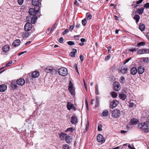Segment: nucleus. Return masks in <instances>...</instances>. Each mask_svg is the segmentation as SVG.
I'll list each match as a JSON object with an SVG mask.
<instances>
[{
    "mask_svg": "<svg viewBox=\"0 0 149 149\" xmlns=\"http://www.w3.org/2000/svg\"><path fill=\"white\" fill-rule=\"evenodd\" d=\"M138 127L144 132L148 133L149 132V128L147 122L146 123L143 122L139 123L138 124Z\"/></svg>",
    "mask_w": 149,
    "mask_h": 149,
    "instance_id": "nucleus-1",
    "label": "nucleus"
},
{
    "mask_svg": "<svg viewBox=\"0 0 149 149\" xmlns=\"http://www.w3.org/2000/svg\"><path fill=\"white\" fill-rule=\"evenodd\" d=\"M59 136L61 140H63L65 139L66 142L68 143H70L72 140L71 136L64 133H61Z\"/></svg>",
    "mask_w": 149,
    "mask_h": 149,
    "instance_id": "nucleus-2",
    "label": "nucleus"
},
{
    "mask_svg": "<svg viewBox=\"0 0 149 149\" xmlns=\"http://www.w3.org/2000/svg\"><path fill=\"white\" fill-rule=\"evenodd\" d=\"M58 71L59 74L63 76H65L68 74L67 69L64 67L60 68Z\"/></svg>",
    "mask_w": 149,
    "mask_h": 149,
    "instance_id": "nucleus-3",
    "label": "nucleus"
},
{
    "mask_svg": "<svg viewBox=\"0 0 149 149\" xmlns=\"http://www.w3.org/2000/svg\"><path fill=\"white\" fill-rule=\"evenodd\" d=\"M120 114V110L117 109H115L111 112V116L115 118H118Z\"/></svg>",
    "mask_w": 149,
    "mask_h": 149,
    "instance_id": "nucleus-4",
    "label": "nucleus"
},
{
    "mask_svg": "<svg viewBox=\"0 0 149 149\" xmlns=\"http://www.w3.org/2000/svg\"><path fill=\"white\" fill-rule=\"evenodd\" d=\"M39 10L35 7L34 8H30L29 9V15L34 16L38 13Z\"/></svg>",
    "mask_w": 149,
    "mask_h": 149,
    "instance_id": "nucleus-5",
    "label": "nucleus"
},
{
    "mask_svg": "<svg viewBox=\"0 0 149 149\" xmlns=\"http://www.w3.org/2000/svg\"><path fill=\"white\" fill-rule=\"evenodd\" d=\"M32 4L33 5L35 6V8L37 9L40 10V5L41 4L39 1V0H32Z\"/></svg>",
    "mask_w": 149,
    "mask_h": 149,
    "instance_id": "nucleus-6",
    "label": "nucleus"
},
{
    "mask_svg": "<svg viewBox=\"0 0 149 149\" xmlns=\"http://www.w3.org/2000/svg\"><path fill=\"white\" fill-rule=\"evenodd\" d=\"M32 24L30 22H27L25 25L24 29L25 31H29L32 28Z\"/></svg>",
    "mask_w": 149,
    "mask_h": 149,
    "instance_id": "nucleus-7",
    "label": "nucleus"
},
{
    "mask_svg": "<svg viewBox=\"0 0 149 149\" xmlns=\"http://www.w3.org/2000/svg\"><path fill=\"white\" fill-rule=\"evenodd\" d=\"M66 106L68 109L69 110H70L72 109L74 111L76 110V108L74 105L69 102H67Z\"/></svg>",
    "mask_w": 149,
    "mask_h": 149,
    "instance_id": "nucleus-8",
    "label": "nucleus"
},
{
    "mask_svg": "<svg viewBox=\"0 0 149 149\" xmlns=\"http://www.w3.org/2000/svg\"><path fill=\"white\" fill-rule=\"evenodd\" d=\"M147 53H149V49H140L137 51V54H139Z\"/></svg>",
    "mask_w": 149,
    "mask_h": 149,
    "instance_id": "nucleus-9",
    "label": "nucleus"
},
{
    "mask_svg": "<svg viewBox=\"0 0 149 149\" xmlns=\"http://www.w3.org/2000/svg\"><path fill=\"white\" fill-rule=\"evenodd\" d=\"M113 89L116 91H118L120 89V85L119 83L114 82L113 84Z\"/></svg>",
    "mask_w": 149,
    "mask_h": 149,
    "instance_id": "nucleus-10",
    "label": "nucleus"
},
{
    "mask_svg": "<svg viewBox=\"0 0 149 149\" xmlns=\"http://www.w3.org/2000/svg\"><path fill=\"white\" fill-rule=\"evenodd\" d=\"M70 122L72 124H76L78 122L77 117L75 115L72 116L71 118Z\"/></svg>",
    "mask_w": 149,
    "mask_h": 149,
    "instance_id": "nucleus-11",
    "label": "nucleus"
},
{
    "mask_svg": "<svg viewBox=\"0 0 149 149\" xmlns=\"http://www.w3.org/2000/svg\"><path fill=\"white\" fill-rule=\"evenodd\" d=\"M25 83L24 80L22 78H19L16 81L17 84L19 85L23 86L24 84Z\"/></svg>",
    "mask_w": 149,
    "mask_h": 149,
    "instance_id": "nucleus-12",
    "label": "nucleus"
},
{
    "mask_svg": "<svg viewBox=\"0 0 149 149\" xmlns=\"http://www.w3.org/2000/svg\"><path fill=\"white\" fill-rule=\"evenodd\" d=\"M97 140L99 142L104 143V141L103 140V136L101 134H99L97 136Z\"/></svg>",
    "mask_w": 149,
    "mask_h": 149,
    "instance_id": "nucleus-13",
    "label": "nucleus"
},
{
    "mask_svg": "<svg viewBox=\"0 0 149 149\" xmlns=\"http://www.w3.org/2000/svg\"><path fill=\"white\" fill-rule=\"evenodd\" d=\"M40 74L39 72L38 71H34L31 74V77L32 78H35L38 77Z\"/></svg>",
    "mask_w": 149,
    "mask_h": 149,
    "instance_id": "nucleus-14",
    "label": "nucleus"
},
{
    "mask_svg": "<svg viewBox=\"0 0 149 149\" xmlns=\"http://www.w3.org/2000/svg\"><path fill=\"white\" fill-rule=\"evenodd\" d=\"M46 72L47 73H50L51 72H53V70H54L53 69L52 67L51 66H47L45 69Z\"/></svg>",
    "mask_w": 149,
    "mask_h": 149,
    "instance_id": "nucleus-15",
    "label": "nucleus"
},
{
    "mask_svg": "<svg viewBox=\"0 0 149 149\" xmlns=\"http://www.w3.org/2000/svg\"><path fill=\"white\" fill-rule=\"evenodd\" d=\"M145 70L144 68L141 66H139L137 70L139 74H141L144 72Z\"/></svg>",
    "mask_w": 149,
    "mask_h": 149,
    "instance_id": "nucleus-16",
    "label": "nucleus"
},
{
    "mask_svg": "<svg viewBox=\"0 0 149 149\" xmlns=\"http://www.w3.org/2000/svg\"><path fill=\"white\" fill-rule=\"evenodd\" d=\"M118 103V101L116 100H114L111 102L110 104V107L111 108H113L115 107L117 105V103Z\"/></svg>",
    "mask_w": 149,
    "mask_h": 149,
    "instance_id": "nucleus-17",
    "label": "nucleus"
},
{
    "mask_svg": "<svg viewBox=\"0 0 149 149\" xmlns=\"http://www.w3.org/2000/svg\"><path fill=\"white\" fill-rule=\"evenodd\" d=\"M10 85L14 90L16 89L17 88V86L15 81H12Z\"/></svg>",
    "mask_w": 149,
    "mask_h": 149,
    "instance_id": "nucleus-18",
    "label": "nucleus"
},
{
    "mask_svg": "<svg viewBox=\"0 0 149 149\" xmlns=\"http://www.w3.org/2000/svg\"><path fill=\"white\" fill-rule=\"evenodd\" d=\"M20 40L19 39H17L14 41L12 44L13 46L15 47L18 46L20 43Z\"/></svg>",
    "mask_w": 149,
    "mask_h": 149,
    "instance_id": "nucleus-19",
    "label": "nucleus"
},
{
    "mask_svg": "<svg viewBox=\"0 0 149 149\" xmlns=\"http://www.w3.org/2000/svg\"><path fill=\"white\" fill-rule=\"evenodd\" d=\"M7 88V86L5 84H1L0 85V92H4Z\"/></svg>",
    "mask_w": 149,
    "mask_h": 149,
    "instance_id": "nucleus-20",
    "label": "nucleus"
},
{
    "mask_svg": "<svg viewBox=\"0 0 149 149\" xmlns=\"http://www.w3.org/2000/svg\"><path fill=\"white\" fill-rule=\"evenodd\" d=\"M119 97L121 99L123 100H125L127 98V95L126 94L123 93L119 94Z\"/></svg>",
    "mask_w": 149,
    "mask_h": 149,
    "instance_id": "nucleus-21",
    "label": "nucleus"
},
{
    "mask_svg": "<svg viewBox=\"0 0 149 149\" xmlns=\"http://www.w3.org/2000/svg\"><path fill=\"white\" fill-rule=\"evenodd\" d=\"M137 71V69H136V68L133 67L131 69V74L133 75H134L136 74Z\"/></svg>",
    "mask_w": 149,
    "mask_h": 149,
    "instance_id": "nucleus-22",
    "label": "nucleus"
},
{
    "mask_svg": "<svg viewBox=\"0 0 149 149\" xmlns=\"http://www.w3.org/2000/svg\"><path fill=\"white\" fill-rule=\"evenodd\" d=\"M139 121L136 118H134L131 120L130 121V123L132 125H134L137 124L138 123Z\"/></svg>",
    "mask_w": 149,
    "mask_h": 149,
    "instance_id": "nucleus-23",
    "label": "nucleus"
},
{
    "mask_svg": "<svg viewBox=\"0 0 149 149\" xmlns=\"http://www.w3.org/2000/svg\"><path fill=\"white\" fill-rule=\"evenodd\" d=\"M10 47L8 45L4 46L2 48V49L3 52H6L10 49Z\"/></svg>",
    "mask_w": 149,
    "mask_h": 149,
    "instance_id": "nucleus-24",
    "label": "nucleus"
},
{
    "mask_svg": "<svg viewBox=\"0 0 149 149\" xmlns=\"http://www.w3.org/2000/svg\"><path fill=\"white\" fill-rule=\"evenodd\" d=\"M72 52H71L70 53V56L72 57H74L75 56L76 53L77 52V49L73 48L72 49Z\"/></svg>",
    "mask_w": 149,
    "mask_h": 149,
    "instance_id": "nucleus-25",
    "label": "nucleus"
},
{
    "mask_svg": "<svg viewBox=\"0 0 149 149\" xmlns=\"http://www.w3.org/2000/svg\"><path fill=\"white\" fill-rule=\"evenodd\" d=\"M127 68L124 67H122L121 68L120 71L123 73L125 74L127 73Z\"/></svg>",
    "mask_w": 149,
    "mask_h": 149,
    "instance_id": "nucleus-26",
    "label": "nucleus"
},
{
    "mask_svg": "<svg viewBox=\"0 0 149 149\" xmlns=\"http://www.w3.org/2000/svg\"><path fill=\"white\" fill-rule=\"evenodd\" d=\"M37 18V16L35 15L33 16L31 19V23L33 24H35Z\"/></svg>",
    "mask_w": 149,
    "mask_h": 149,
    "instance_id": "nucleus-27",
    "label": "nucleus"
},
{
    "mask_svg": "<svg viewBox=\"0 0 149 149\" xmlns=\"http://www.w3.org/2000/svg\"><path fill=\"white\" fill-rule=\"evenodd\" d=\"M145 26L143 24H141L139 26V29L141 31H143L144 30Z\"/></svg>",
    "mask_w": 149,
    "mask_h": 149,
    "instance_id": "nucleus-28",
    "label": "nucleus"
},
{
    "mask_svg": "<svg viewBox=\"0 0 149 149\" xmlns=\"http://www.w3.org/2000/svg\"><path fill=\"white\" fill-rule=\"evenodd\" d=\"M144 8H138L137 9V12L139 14L141 15L143 13L144 11Z\"/></svg>",
    "mask_w": 149,
    "mask_h": 149,
    "instance_id": "nucleus-29",
    "label": "nucleus"
},
{
    "mask_svg": "<svg viewBox=\"0 0 149 149\" xmlns=\"http://www.w3.org/2000/svg\"><path fill=\"white\" fill-rule=\"evenodd\" d=\"M134 19L136 20V22L137 23L139 21L140 17L138 15H136L134 17Z\"/></svg>",
    "mask_w": 149,
    "mask_h": 149,
    "instance_id": "nucleus-30",
    "label": "nucleus"
},
{
    "mask_svg": "<svg viewBox=\"0 0 149 149\" xmlns=\"http://www.w3.org/2000/svg\"><path fill=\"white\" fill-rule=\"evenodd\" d=\"M108 111L107 110H105L102 112V115L103 116L106 117L108 115Z\"/></svg>",
    "mask_w": 149,
    "mask_h": 149,
    "instance_id": "nucleus-31",
    "label": "nucleus"
},
{
    "mask_svg": "<svg viewBox=\"0 0 149 149\" xmlns=\"http://www.w3.org/2000/svg\"><path fill=\"white\" fill-rule=\"evenodd\" d=\"M29 35V32H26L24 33H23L22 35V36L23 38H27Z\"/></svg>",
    "mask_w": 149,
    "mask_h": 149,
    "instance_id": "nucleus-32",
    "label": "nucleus"
},
{
    "mask_svg": "<svg viewBox=\"0 0 149 149\" xmlns=\"http://www.w3.org/2000/svg\"><path fill=\"white\" fill-rule=\"evenodd\" d=\"M146 43L144 42H140L137 44V45L138 47H141V46H143L145 45Z\"/></svg>",
    "mask_w": 149,
    "mask_h": 149,
    "instance_id": "nucleus-33",
    "label": "nucleus"
},
{
    "mask_svg": "<svg viewBox=\"0 0 149 149\" xmlns=\"http://www.w3.org/2000/svg\"><path fill=\"white\" fill-rule=\"evenodd\" d=\"M141 58V60H142L144 62L147 63L149 61V58L148 57H143Z\"/></svg>",
    "mask_w": 149,
    "mask_h": 149,
    "instance_id": "nucleus-34",
    "label": "nucleus"
},
{
    "mask_svg": "<svg viewBox=\"0 0 149 149\" xmlns=\"http://www.w3.org/2000/svg\"><path fill=\"white\" fill-rule=\"evenodd\" d=\"M120 82L122 84H124L125 83V78L123 76H121L120 78Z\"/></svg>",
    "mask_w": 149,
    "mask_h": 149,
    "instance_id": "nucleus-35",
    "label": "nucleus"
},
{
    "mask_svg": "<svg viewBox=\"0 0 149 149\" xmlns=\"http://www.w3.org/2000/svg\"><path fill=\"white\" fill-rule=\"evenodd\" d=\"M111 95L113 97L116 98L118 96V94L117 93L114 92H112L111 93Z\"/></svg>",
    "mask_w": 149,
    "mask_h": 149,
    "instance_id": "nucleus-36",
    "label": "nucleus"
},
{
    "mask_svg": "<svg viewBox=\"0 0 149 149\" xmlns=\"http://www.w3.org/2000/svg\"><path fill=\"white\" fill-rule=\"evenodd\" d=\"M86 16L87 17V19L88 20H90L92 18V16L89 13H86Z\"/></svg>",
    "mask_w": 149,
    "mask_h": 149,
    "instance_id": "nucleus-37",
    "label": "nucleus"
},
{
    "mask_svg": "<svg viewBox=\"0 0 149 149\" xmlns=\"http://www.w3.org/2000/svg\"><path fill=\"white\" fill-rule=\"evenodd\" d=\"M73 129L72 127H69L67 128L65 131V132H70L72 133L73 132Z\"/></svg>",
    "mask_w": 149,
    "mask_h": 149,
    "instance_id": "nucleus-38",
    "label": "nucleus"
},
{
    "mask_svg": "<svg viewBox=\"0 0 149 149\" xmlns=\"http://www.w3.org/2000/svg\"><path fill=\"white\" fill-rule=\"evenodd\" d=\"M68 90L70 93L72 94H73L74 93V91L73 88H68Z\"/></svg>",
    "mask_w": 149,
    "mask_h": 149,
    "instance_id": "nucleus-39",
    "label": "nucleus"
},
{
    "mask_svg": "<svg viewBox=\"0 0 149 149\" xmlns=\"http://www.w3.org/2000/svg\"><path fill=\"white\" fill-rule=\"evenodd\" d=\"M99 97L98 96H97L96 97V103L95 104V106L97 107V106H98L99 104Z\"/></svg>",
    "mask_w": 149,
    "mask_h": 149,
    "instance_id": "nucleus-40",
    "label": "nucleus"
},
{
    "mask_svg": "<svg viewBox=\"0 0 149 149\" xmlns=\"http://www.w3.org/2000/svg\"><path fill=\"white\" fill-rule=\"evenodd\" d=\"M102 125L100 124L98 125L97 127V129L98 131H101L102 130Z\"/></svg>",
    "mask_w": 149,
    "mask_h": 149,
    "instance_id": "nucleus-41",
    "label": "nucleus"
},
{
    "mask_svg": "<svg viewBox=\"0 0 149 149\" xmlns=\"http://www.w3.org/2000/svg\"><path fill=\"white\" fill-rule=\"evenodd\" d=\"M86 23V19H84L82 21V23L83 26H85Z\"/></svg>",
    "mask_w": 149,
    "mask_h": 149,
    "instance_id": "nucleus-42",
    "label": "nucleus"
},
{
    "mask_svg": "<svg viewBox=\"0 0 149 149\" xmlns=\"http://www.w3.org/2000/svg\"><path fill=\"white\" fill-rule=\"evenodd\" d=\"M67 43L68 45H73L74 44V42L72 41H69L67 42Z\"/></svg>",
    "mask_w": 149,
    "mask_h": 149,
    "instance_id": "nucleus-43",
    "label": "nucleus"
},
{
    "mask_svg": "<svg viewBox=\"0 0 149 149\" xmlns=\"http://www.w3.org/2000/svg\"><path fill=\"white\" fill-rule=\"evenodd\" d=\"M85 104H86V109L87 110H89L88 105V102H87L86 99Z\"/></svg>",
    "mask_w": 149,
    "mask_h": 149,
    "instance_id": "nucleus-44",
    "label": "nucleus"
},
{
    "mask_svg": "<svg viewBox=\"0 0 149 149\" xmlns=\"http://www.w3.org/2000/svg\"><path fill=\"white\" fill-rule=\"evenodd\" d=\"M17 1L18 4L20 5H21L23 3L24 0H18Z\"/></svg>",
    "mask_w": 149,
    "mask_h": 149,
    "instance_id": "nucleus-45",
    "label": "nucleus"
},
{
    "mask_svg": "<svg viewBox=\"0 0 149 149\" xmlns=\"http://www.w3.org/2000/svg\"><path fill=\"white\" fill-rule=\"evenodd\" d=\"M12 63V61H11L9 62L8 63H7L6 65L4 67H7L10 66V65Z\"/></svg>",
    "mask_w": 149,
    "mask_h": 149,
    "instance_id": "nucleus-46",
    "label": "nucleus"
},
{
    "mask_svg": "<svg viewBox=\"0 0 149 149\" xmlns=\"http://www.w3.org/2000/svg\"><path fill=\"white\" fill-rule=\"evenodd\" d=\"M63 149H69V146L67 144H65L64 146Z\"/></svg>",
    "mask_w": 149,
    "mask_h": 149,
    "instance_id": "nucleus-47",
    "label": "nucleus"
},
{
    "mask_svg": "<svg viewBox=\"0 0 149 149\" xmlns=\"http://www.w3.org/2000/svg\"><path fill=\"white\" fill-rule=\"evenodd\" d=\"M68 32V29H66L63 32V34L64 35L66 34Z\"/></svg>",
    "mask_w": 149,
    "mask_h": 149,
    "instance_id": "nucleus-48",
    "label": "nucleus"
},
{
    "mask_svg": "<svg viewBox=\"0 0 149 149\" xmlns=\"http://www.w3.org/2000/svg\"><path fill=\"white\" fill-rule=\"evenodd\" d=\"M73 84H72L71 81H70L69 83V87L68 88H73Z\"/></svg>",
    "mask_w": 149,
    "mask_h": 149,
    "instance_id": "nucleus-49",
    "label": "nucleus"
},
{
    "mask_svg": "<svg viewBox=\"0 0 149 149\" xmlns=\"http://www.w3.org/2000/svg\"><path fill=\"white\" fill-rule=\"evenodd\" d=\"M74 67H75V70L77 72H78V74H79V72L78 71V67H77V65L76 64H74Z\"/></svg>",
    "mask_w": 149,
    "mask_h": 149,
    "instance_id": "nucleus-50",
    "label": "nucleus"
},
{
    "mask_svg": "<svg viewBox=\"0 0 149 149\" xmlns=\"http://www.w3.org/2000/svg\"><path fill=\"white\" fill-rule=\"evenodd\" d=\"M63 37H61L59 39V42L60 43H63Z\"/></svg>",
    "mask_w": 149,
    "mask_h": 149,
    "instance_id": "nucleus-51",
    "label": "nucleus"
},
{
    "mask_svg": "<svg viewBox=\"0 0 149 149\" xmlns=\"http://www.w3.org/2000/svg\"><path fill=\"white\" fill-rule=\"evenodd\" d=\"M144 7L145 8H149V3H146L144 5Z\"/></svg>",
    "mask_w": 149,
    "mask_h": 149,
    "instance_id": "nucleus-52",
    "label": "nucleus"
},
{
    "mask_svg": "<svg viewBox=\"0 0 149 149\" xmlns=\"http://www.w3.org/2000/svg\"><path fill=\"white\" fill-rule=\"evenodd\" d=\"M111 56L110 55H108L107 56H106L105 58V60L106 61H107L110 59V58Z\"/></svg>",
    "mask_w": 149,
    "mask_h": 149,
    "instance_id": "nucleus-53",
    "label": "nucleus"
},
{
    "mask_svg": "<svg viewBox=\"0 0 149 149\" xmlns=\"http://www.w3.org/2000/svg\"><path fill=\"white\" fill-rule=\"evenodd\" d=\"M129 50L130 52H134L136 51V48H132L131 49H129Z\"/></svg>",
    "mask_w": 149,
    "mask_h": 149,
    "instance_id": "nucleus-54",
    "label": "nucleus"
},
{
    "mask_svg": "<svg viewBox=\"0 0 149 149\" xmlns=\"http://www.w3.org/2000/svg\"><path fill=\"white\" fill-rule=\"evenodd\" d=\"M79 58L81 61L82 62L84 59V56L82 55H80Z\"/></svg>",
    "mask_w": 149,
    "mask_h": 149,
    "instance_id": "nucleus-55",
    "label": "nucleus"
},
{
    "mask_svg": "<svg viewBox=\"0 0 149 149\" xmlns=\"http://www.w3.org/2000/svg\"><path fill=\"white\" fill-rule=\"evenodd\" d=\"M130 60V59L129 58H127L124 61L123 64H125L126 63H127Z\"/></svg>",
    "mask_w": 149,
    "mask_h": 149,
    "instance_id": "nucleus-56",
    "label": "nucleus"
},
{
    "mask_svg": "<svg viewBox=\"0 0 149 149\" xmlns=\"http://www.w3.org/2000/svg\"><path fill=\"white\" fill-rule=\"evenodd\" d=\"M143 0H139V1H137L136 2V4H138L139 3H141L143 1Z\"/></svg>",
    "mask_w": 149,
    "mask_h": 149,
    "instance_id": "nucleus-57",
    "label": "nucleus"
},
{
    "mask_svg": "<svg viewBox=\"0 0 149 149\" xmlns=\"http://www.w3.org/2000/svg\"><path fill=\"white\" fill-rule=\"evenodd\" d=\"M74 27V26L73 25H71L70 26V30L72 31Z\"/></svg>",
    "mask_w": 149,
    "mask_h": 149,
    "instance_id": "nucleus-58",
    "label": "nucleus"
},
{
    "mask_svg": "<svg viewBox=\"0 0 149 149\" xmlns=\"http://www.w3.org/2000/svg\"><path fill=\"white\" fill-rule=\"evenodd\" d=\"M26 52V51H25L24 52H22L20 53H19L18 54V55L19 56H20V55L24 54V53H25V52Z\"/></svg>",
    "mask_w": 149,
    "mask_h": 149,
    "instance_id": "nucleus-59",
    "label": "nucleus"
},
{
    "mask_svg": "<svg viewBox=\"0 0 149 149\" xmlns=\"http://www.w3.org/2000/svg\"><path fill=\"white\" fill-rule=\"evenodd\" d=\"M80 41L82 42H85L86 41V40L84 38H81L80 39Z\"/></svg>",
    "mask_w": 149,
    "mask_h": 149,
    "instance_id": "nucleus-60",
    "label": "nucleus"
},
{
    "mask_svg": "<svg viewBox=\"0 0 149 149\" xmlns=\"http://www.w3.org/2000/svg\"><path fill=\"white\" fill-rule=\"evenodd\" d=\"M84 84L86 90H87V86H86V84L84 80Z\"/></svg>",
    "mask_w": 149,
    "mask_h": 149,
    "instance_id": "nucleus-61",
    "label": "nucleus"
},
{
    "mask_svg": "<svg viewBox=\"0 0 149 149\" xmlns=\"http://www.w3.org/2000/svg\"><path fill=\"white\" fill-rule=\"evenodd\" d=\"M95 93L96 95H98L99 94L98 89H97V90L95 89Z\"/></svg>",
    "mask_w": 149,
    "mask_h": 149,
    "instance_id": "nucleus-62",
    "label": "nucleus"
},
{
    "mask_svg": "<svg viewBox=\"0 0 149 149\" xmlns=\"http://www.w3.org/2000/svg\"><path fill=\"white\" fill-rule=\"evenodd\" d=\"M129 104L130 107H133L134 104L133 103H130Z\"/></svg>",
    "mask_w": 149,
    "mask_h": 149,
    "instance_id": "nucleus-63",
    "label": "nucleus"
},
{
    "mask_svg": "<svg viewBox=\"0 0 149 149\" xmlns=\"http://www.w3.org/2000/svg\"><path fill=\"white\" fill-rule=\"evenodd\" d=\"M146 37H147L148 40L149 41V33H147Z\"/></svg>",
    "mask_w": 149,
    "mask_h": 149,
    "instance_id": "nucleus-64",
    "label": "nucleus"
}]
</instances>
